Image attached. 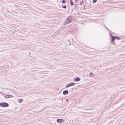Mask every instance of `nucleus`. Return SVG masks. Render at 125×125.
<instances>
[{
    "label": "nucleus",
    "instance_id": "f257e3e1",
    "mask_svg": "<svg viewBox=\"0 0 125 125\" xmlns=\"http://www.w3.org/2000/svg\"><path fill=\"white\" fill-rule=\"evenodd\" d=\"M8 104L6 103H0V106L2 107H8Z\"/></svg>",
    "mask_w": 125,
    "mask_h": 125
},
{
    "label": "nucleus",
    "instance_id": "f03ea898",
    "mask_svg": "<svg viewBox=\"0 0 125 125\" xmlns=\"http://www.w3.org/2000/svg\"><path fill=\"white\" fill-rule=\"evenodd\" d=\"M75 83H72L67 84L66 86V87H68L70 86H72L75 85Z\"/></svg>",
    "mask_w": 125,
    "mask_h": 125
},
{
    "label": "nucleus",
    "instance_id": "7ed1b4c3",
    "mask_svg": "<svg viewBox=\"0 0 125 125\" xmlns=\"http://www.w3.org/2000/svg\"><path fill=\"white\" fill-rule=\"evenodd\" d=\"M57 122L59 123H62L63 122L64 120L63 119H58L57 120Z\"/></svg>",
    "mask_w": 125,
    "mask_h": 125
},
{
    "label": "nucleus",
    "instance_id": "20e7f679",
    "mask_svg": "<svg viewBox=\"0 0 125 125\" xmlns=\"http://www.w3.org/2000/svg\"><path fill=\"white\" fill-rule=\"evenodd\" d=\"M71 20V18L70 17H69L67 19L66 22L68 23L70 22Z\"/></svg>",
    "mask_w": 125,
    "mask_h": 125
},
{
    "label": "nucleus",
    "instance_id": "39448f33",
    "mask_svg": "<svg viewBox=\"0 0 125 125\" xmlns=\"http://www.w3.org/2000/svg\"><path fill=\"white\" fill-rule=\"evenodd\" d=\"M80 80V78L78 77H77L76 78H75L74 79V81L75 82H77L79 81Z\"/></svg>",
    "mask_w": 125,
    "mask_h": 125
},
{
    "label": "nucleus",
    "instance_id": "423d86ee",
    "mask_svg": "<svg viewBox=\"0 0 125 125\" xmlns=\"http://www.w3.org/2000/svg\"><path fill=\"white\" fill-rule=\"evenodd\" d=\"M63 93L64 95H66L68 94V92L67 90H66L63 92Z\"/></svg>",
    "mask_w": 125,
    "mask_h": 125
},
{
    "label": "nucleus",
    "instance_id": "0eeeda50",
    "mask_svg": "<svg viewBox=\"0 0 125 125\" xmlns=\"http://www.w3.org/2000/svg\"><path fill=\"white\" fill-rule=\"evenodd\" d=\"M111 36L112 37V41H113L115 39V37L113 36L112 34H111Z\"/></svg>",
    "mask_w": 125,
    "mask_h": 125
},
{
    "label": "nucleus",
    "instance_id": "6e6552de",
    "mask_svg": "<svg viewBox=\"0 0 125 125\" xmlns=\"http://www.w3.org/2000/svg\"><path fill=\"white\" fill-rule=\"evenodd\" d=\"M89 75H91V77H93L94 76V74L92 73H90Z\"/></svg>",
    "mask_w": 125,
    "mask_h": 125
},
{
    "label": "nucleus",
    "instance_id": "1a4fd4ad",
    "mask_svg": "<svg viewBox=\"0 0 125 125\" xmlns=\"http://www.w3.org/2000/svg\"><path fill=\"white\" fill-rule=\"evenodd\" d=\"M70 4L72 6L73 4V2L72 1V0H70Z\"/></svg>",
    "mask_w": 125,
    "mask_h": 125
},
{
    "label": "nucleus",
    "instance_id": "9d476101",
    "mask_svg": "<svg viewBox=\"0 0 125 125\" xmlns=\"http://www.w3.org/2000/svg\"><path fill=\"white\" fill-rule=\"evenodd\" d=\"M18 101H19V102L20 103H21L22 102V99H20Z\"/></svg>",
    "mask_w": 125,
    "mask_h": 125
},
{
    "label": "nucleus",
    "instance_id": "9b49d317",
    "mask_svg": "<svg viewBox=\"0 0 125 125\" xmlns=\"http://www.w3.org/2000/svg\"><path fill=\"white\" fill-rule=\"evenodd\" d=\"M62 6L63 8L65 9L66 8V6L65 5L63 6V5H62Z\"/></svg>",
    "mask_w": 125,
    "mask_h": 125
},
{
    "label": "nucleus",
    "instance_id": "f8f14e48",
    "mask_svg": "<svg viewBox=\"0 0 125 125\" xmlns=\"http://www.w3.org/2000/svg\"><path fill=\"white\" fill-rule=\"evenodd\" d=\"M8 96H9V98H11L12 97H13V96L12 95H9Z\"/></svg>",
    "mask_w": 125,
    "mask_h": 125
},
{
    "label": "nucleus",
    "instance_id": "ddd939ff",
    "mask_svg": "<svg viewBox=\"0 0 125 125\" xmlns=\"http://www.w3.org/2000/svg\"><path fill=\"white\" fill-rule=\"evenodd\" d=\"M5 97L7 99V98H9V96H8V95H6L5 96Z\"/></svg>",
    "mask_w": 125,
    "mask_h": 125
},
{
    "label": "nucleus",
    "instance_id": "4468645a",
    "mask_svg": "<svg viewBox=\"0 0 125 125\" xmlns=\"http://www.w3.org/2000/svg\"><path fill=\"white\" fill-rule=\"evenodd\" d=\"M115 39H116L118 40H119L120 39V38H119V37L118 36L115 37Z\"/></svg>",
    "mask_w": 125,
    "mask_h": 125
},
{
    "label": "nucleus",
    "instance_id": "2eb2a0df",
    "mask_svg": "<svg viewBox=\"0 0 125 125\" xmlns=\"http://www.w3.org/2000/svg\"><path fill=\"white\" fill-rule=\"evenodd\" d=\"M62 2L63 3H65L66 2L65 0H63L62 1Z\"/></svg>",
    "mask_w": 125,
    "mask_h": 125
},
{
    "label": "nucleus",
    "instance_id": "dca6fc26",
    "mask_svg": "<svg viewBox=\"0 0 125 125\" xmlns=\"http://www.w3.org/2000/svg\"><path fill=\"white\" fill-rule=\"evenodd\" d=\"M97 0H93V2L94 3H95L96 2Z\"/></svg>",
    "mask_w": 125,
    "mask_h": 125
},
{
    "label": "nucleus",
    "instance_id": "f3484780",
    "mask_svg": "<svg viewBox=\"0 0 125 125\" xmlns=\"http://www.w3.org/2000/svg\"><path fill=\"white\" fill-rule=\"evenodd\" d=\"M66 100L67 101H68V100L67 99H66Z\"/></svg>",
    "mask_w": 125,
    "mask_h": 125
}]
</instances>
